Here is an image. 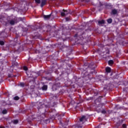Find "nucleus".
Listing matches in <instances>:
<instances>
[{
    "label": "nucleus",
    "instance_id": "1",
    "mask_svg": "<svg viewBox=\"0 0 128 128\" xmlns=\"http://www.w3.org/2000/svg\"><path fill=\"white\" fill-rule=\"evenodd\" d=\"M34 120H36V118L34 115L30 116L28 118V122L31 126H34L32 122Z\"/></svg>",
    "mask_w": 128,
    "mask_h": 128
},
{
    "label": "nucleus",
    "instance_id": "2",
    "mask_svg": "<svg viewBox=\"0 0 128 128\" xmlns=\"http://www.w3.org/2000/svg\"><path fill=\"white\" fill-rule=\"evenodd\" d=\"M86 36V32H83L82 34H80V32L76 34L74 36V38H79L80 40H84Z\"/></svg>",
    "mask_w": 128,
    "mask_h": 128
},
{
    "label": "nucleus",
    "instance_id": "3",
    "mask_svg": "<svg viewBox=\"0 0 128 128\" xmlns=\"http://www.w3.org/2000/svg\"><path fill=\"white\" fill-rule=\"evenodd\" d=\"M56 46H59V48H60L61 50H68V49L70 50V47H69L68 46H66V45L62 46V44H56Z\"/></svg>",
    "mask_w": 128,
    "mask_h": 128
},
{
    "label": "nucleus",
    "instance_id": "4",
    "mask_svg": "<svg viewBox=\"0 0 128 128\" xmlns=\"http://www.w3.org/2000/svg\"><path fill=\"white\" fill-rule=\"evenodd\" d=\"M40 35L38 32H34L32 36H31V38H32V40H38L40 38Z\"/></svg>",
    "mask_w": 128,
    "mask_h": 128
},
{
    "label": "nucleus",
    "instance_id": "5",
    "mask_svg": "<svg viewBox=\"0 0 128 128\" xmlns=\"http://www.w3.org/2000/svg\"><path fill=\"white\" fill-rule=\"evenodd\" d=\"M37 118H38V120H42L43 118H46V114H44V113H42V114H40V113L39 112H38Z\"/></svg>",
    "mask_w": 128,
    "mask_h": 128
},
{
    "label": "nucleus",
    "instance_id": "6",
    "mask_svg": "<svg viewBox=\"0 0 128 128\" xmlns=\"http://www.w3.org/2000/svg\"><path fill=\"white\" fill-rule=\"evenodd\" d=\"M24 20H25L24 18L16 17L14 18V20L15 21L16 24H18V22H24Z\"/></svg>",
    "mask_w": 128,
    "mask_h": 128
},
{
    "label": "nucleus",
    "instance_id": "7",
    "mask_svg": "<svg viewBox=\"0 0 128 128\" xmlns=\"http://www.w3.org/2000/svg\"><path fill=\"white\" fill-rule=\"evenodd\" d=\"M60 83L56 82L55 84L52 87V90H56L58 88H60Z\"/></svg>",
    "mask_w": 128,
    "mask_h": 128
},
{
    "label": "nucleus",
    "instance_id": "8",
    "mask_svg": "<svg viewBox=\"0 0 128 128\" xmlns=\"http://www.w3.org/2000/svg\"><path fill=\"white\" fill-rule=\"evenodd\" d=\"M46 4V0H41L40 6L44 8Z\"/></svg>",
    "mask_w": 128,
    "mask_h": 128
},
{
    "label": "nucleus",
    "instance_id": "9",
    "mask_svg": "<svg viewBox=\"0 0 128 128\" xmlns=\"http://www.w3.org/2000/svg\"><path fill=\"white\" fill-rule=\"evenodd\" d=\"M50 16H52V14L48 15H44L43 18L45 20H50Z\"/></svg>",
    "mask_w": 128,
    "mask_h": 128
},
{
    "label": "nucleus",
    "instance_id": "10",
    "mask_svg": "<svg viewBox=\"0 0 128 128\" xmlns=\"http://www.w3.org/2000/svg\"><path fill=\"white\" fill-rule=\"evenodd\" d=\"M10 24H11V26H14V24H16V22L14 21V19L13 18L12 20H10Z\"/></svg>",
    "mask_w": 128,
    "mask_h": 128
},
{
    "label": "nucleus",
    "instance_id": "11",
    "mask_svg": "<svg viewBox=\"0 0 128 128\" xmlns=\"http://www.w3.org/2000/svg\"><path fill=\"white\" fill-rule=\"evenodd\" d=\"M104 22L105 21L104 20L98 21V24H99V26H100V24H104Z\"/></svg>",
    "mask_w": 128,
    "mask_h": 128
},
{
    "label": "nucleus",
    "instance_id": "12",
    "mask_svg": "<svg viewBox=\"0 0 128 128\" xmlns=\"http://www.w3.org/2000/svg\"><path fill=\"white\" fill-rule=\"evenodd\" d=\"M106 72L110 73L112 72V68L110 67H107L106 68Z\"/></svg>",
    "mask_w": 128,
    "mask_h": 128
},
{
    "label": "nucleus",
    "instance_id": "13",
    "mask_svg": "<svg viewBox=\"0 0 128 128\" xmlns=\"http://www.w3.org/2000/svg\"><path fill=\"white\" fill-rule=\"evenodd\" d=\"M112 14H118V10L116 9L112 10Z\"/></svg>",
    "mask_w": 128,
    "mask_h": 128
},
{
    "label": "nucleus",
    "instance_id": "14",
    "mask_svg": "<svg viewBox=\"0 0 128 128\" xmlns=\"http://www.w3.org/2000/svg\"><path fill=\"white\" fill-rule=\"evenodd\" d=\"M42 90H48V85H44L42 86Z\"/></svg>",
    "mask_w": 128,
    "mask_h": 128
},
{
    "label": "nucleus",
    "instance_id": "15",
    "mask_svg": "<svg viewBox=\"0 0 128 128\" xmlns=\"http://www.w3.org/2000/svg\"><path fill=\"white\" fill-rule=\"evenodd\" d=\"M106 22H107L108 24H112V18L107 19Z\"/></svg>",
    "mask_w": 128,
    "mask_h": 128
},
{
    "label": "nucleus",
    "instance_id": "16",
    "mask_svg": "<svg viewBox=\"0 0 128 128\" xmlns=\"http://www.w3.org/2000/svg\"><path fill=\"white\" fill-rule=\"evenodd\" d=\"M12 122H13V124H18V120H12Z\"/></svg>",
    "mask_w": 128,
    "mask_h": 128
},
{
    "label": "nucleus",
    "instance_id": "17",
    "mask_svg": "<svg viewBox=\"0 0 128 128\" xmlns=\"http://www.w3.org/2000/svg\"><path fill=\"white\" fill-rule=\"evenodd\" d=\"M108 64L109 66H112V64H114V60H109L108 61Z\"/></svg>",
    "mask_w": 128,
    "mask_h": 128
},
{
    "label": "nucleus",
    "instance_id": "18",
    "mask_svg": "<svg viewBox=\"0 0 128 128\" xmlns=\"http://www.w3.org/2000/svg\"><path fill=\"white\" fill-rule=\"evenodd\" d=\"M86 120V116H82L81 118H80V122H84Z\"/></svg>",
    "mask_w": 128,
    "mask_h": 128
},
{
    "label": "nucleus",
    "instance_id": "19",
    "mask_svg": "<svg viewBox=\"0 0 128 128\" xmlns=\"http://www.w3.org/2000/svg\"><path fill=\"white\" fill-rule=\"evenodd\" d=\"M2 114H8V110H6V109L2 111Z\"/></svg>",
    "mask_w": 128,
    "mask_h": 128
},
{
    "label": "nucleus",
    "instance_id": "20",
    "mask_svg": "<svg viewBox=\"0 0 128 128\" xmlns=\"http://www.w3.org/2000/svg\"><path fill=\"white\" fill-rule=\"evenodd\" d=\"M18 66V63L17 62H14L12 63L13 66Z\"/></svg>",
    "mask_w": 128,
    "mask_h": 128
},
{
    "label": "nucleus",
    "instance_id": "21",
    "mask_svg": "<svg viewBox=\"0 0 128 128\" xmlns=\"http://www.w3.org/2000/svg\"><path fill=\"white\" fill-rule=\"evenodd\" d=\"M42 1L40 0H35V2L36 4H40V2Z\"/></svg>",
    "mask_w": 128,
    "mask_h": 128
},
{
    "label": "nucleus",
    "instance_id": "22",
    "mask_svg": "<svg viewBox=\"0 0 128 128\" xmlns=\"http://www.w3.org/2000/svg\"><path fill=\"white\" fill-rule=\"evenodd\" d=\"M123 91L125 92H128V88H123Z\"/></svg>",
    "mask_w": 128,
    "mask_h": 128
},
{
    "label": "nucleus",
    "instance_id": "23",
    "mask_svg": "<svg viewBox=\"0 0 128 128\" xmlns=\"http://www.w3.org/2000/svg\"><path fill=\"white\" fill-rule=\"evenodd\" d=\"M14 100H20V97H18V96H16L14 97Z\"/></svg>",
    "mask_w": 128,
    "mask_h": 128
},
{
    "label": "nucleus",
    "instance_id": "24",
    "mask_svg": "<svg viewBox=\"0 0 128 128\" xmlns=\"http://www.w3.org/2000/svg\"><path fill=\"white\" fill-rule=\"evenodd\" d=\"M63 12H64L65 15L68 14V12L66 10H64V9H63Z\"/></svg>",
    "mask_w": 128,
    "mask_h": 128
},
{
    "label": "nucleus",
    "instance_id": "25",
    "mask_svg": "<svg viewBox=\"0 0 128 128\" xmlns=\"http://www.w3.org/2000/svg\"><path fill=\"white\" fill-rule=\"evenodd\" d=\"M4 42L2 40L0 41V46H4Z\"/></svg>",
    "mask_w": 128,
    "mask_h": 128
},
{
    "label": "nucleus",
    "instance_id": "26",
    "mask_svg": "<svg viewBox=\"0 0 128 128\" xmlns=\"http://www.w3.org/2000/svg\"><path fill=\"white\" fill-rule=\"evenodd\" d=\"M23 68H24V70H26V71L28 70V67L26 66H24Z\"/></svg>",
    "mask_w": 128,
    "mask_h": 128
},
{
    "label": "nucleus",
    "instance_id": "27",
    "mask_svg": "<svg viewBox=\"0 0 128 128\" xmlns=\"http://www.w3.org/2000/svg\"><path fill=\"white\" fill-rule=\"evenodd\" d=\"M20 86H21L22 88H24V82H20Z\"/></svg>",
    "mask_w": 128,
    "mask_h": 128
},
{
    "label": "nucleus",
    "instance_id": "28",
    "mask_svg": "<svg viewBox=\"0 0 128 128\" xmlns=\"http://www.w3.org/2000/svg\"><path fill=\"white\" fill-rule=\"evenodd\" d=\"M61 16H66V13H64V12H61Z\"/></svg>",
    "mask_w": 128,
    "mask_h": 128
},
{
    "label": "nucleus",
    "instance_id": "29",
    "mask_svg": "<svg viewBox=\"0 0 128 128\" xmlns=\"http://www.w3.org/2000/svg\"><path fill=\"white\" fill-rule=\"evenodd\" d=\"M122 128H126V124H122Z\"/></svg>",
    "mask_w": 128,
    "mask_h": 128
},
{
    "label": "nucleus",
    "instance_id": "30",
    "mask_svg": "<svg viewBox=\"0 0 128 128\" xmlns=\"http://www.w3.org/2000/svg\"><path fill=\"white\" fill-rule=\"evenodd\" d=\"M106 54H110V50L108 49L107 50H106Z\"/></svg>",
    "mask_w": 128,
    "mask_h": 128
},
{
    "label": "nucleus",
    "instance_id": "31",
    "mask_svg": "<svg viewBox=\"0 0 128 128\" xmlns=\"http://www.w3.org/2000/svg\"><path fill=\"white\" fill-rule=\"evenodd\" d=\"M65 20L66 22H68V20H70V18L67 17L65 18Z\"/></svg>",
    "mask_w": 128,
    "mask_h": 128
},
{
    "label": "nucleus",
    "instance_id": "32",
    "mask_svg": "<svg viewBox=\"0 0 128 128\" xmlns=\"http://www.w3.org/2000/svg\"><path fill=\"white\" fill-rule=\"evenodd\" d=\"M102 113L104 114H106V110H102Z\"/></svg>",
    "mask_w": 128,
    "mask_h": 128
},
{
    "label": "nucleus",
    "instance_id": "33",
    "mask_svg": "<svg viewBox=\"0 0 128 128\" xmlns=\"http://www.w3.org/2000/svg\"><path fill=\"white\" fill-rule=\"evenodd\" d=\"M68 51H69V52H70V54H72V50H71V49H70V50H68Z\"/></svg>",
    "mask_w": 128,
    "mask_h": 128
},
{
    "label": "nucleus",
    "instance_id": "34",
    "mask_svg": "<svg viewBox=\"0 0 128 128\" xmlns=\"http://www.w3.org/2000/svg\"><path fill=\"white\" fill-rule=\"evenodd\" d=\"M42 110V107L38 108V110Z\"/></svg>",
    "mask_w": 128,
    "mask_h": 128
},
{
    "label": "nucleus",
    "instance_id": "35",
    "mask_svg": "<svg viewBox=\"0 0 128 128\" xmlns=\"http://www.w3.org/2000/svg\"><path fill=\"white\" fill-rule=\"evenodd\" d=\"M0 128H6L4 126H0Z\"/></svg>",
    "mask_w": 128,
    "mask_h": 128
},
{
    "label": "nucleus",
    "instance_id": "36",
    "mask_svg": "<svg viewBox=\"0 0 128 128\" xmlns=\"http://www.w3.org/2000/svg\"><path fill=\"white\" fill-rule=\"evenodd\" d=\"M83 78H86V76H83Z\"/></svg>",
    "mask_w": 128,
    "mask_h": 128
},
{
    "label": "nucleus",
    "instance_id": "37",
    "mask_svg": "<svg viewBox=\"0 0 128 128\" xmlns=\"http://www.w3.org/2000/svg\"><path fill=\"white\" fill-rule=\"evenodd\" d=\"M42 106H44V104H42Z\"/></svg>",
    "mask_w": 128,
    "mask_h": 128
},
{
    "label": "nucleus",
    "instance_id": "38",
    "mask_svg": "<svg viewBox=\"0 0 128 128\" xmlns=\"http://www.w3.org/2000/svg\"><path fill=\"white\" fill-rule=\"evenodd\" d=\"M60 124H62V121H60Z\"/></svg>",
    "mask_w": 128,
    "mask_h": 128
},
{
    "label": "nucleus",
    "instance_id": "39",
    "mask_svg": "<svg viewBox=\"0 0 128 128\" xmlns=\"http://www.w3.org/2000/svg\"><path fill=\"white\" fill-rule=\"evenodd\" d=\"M9 78H10V76L9 75Z\"/></svg>",
    "mask_w": 128,
    "mask_h": 128
},
{
    "label": "nucleus",
    "instance_id": "40",
    "mask_svg": "<svg viewBox=\"0 0 128 128\" xmlns=\"http://www.w3.org/2000/svg\"><path fill=\"white\" fill-rule=\"evenodd\" d=\"M80 128H82V126H80Z\"/></svg>",
    "mask_w": 128,
    "mask_h": 128
},
{
    "label": "nucleus",
    "instance_id": "41",
    "mask_svg": "<svg viewBox=\"0 0 128 128\" xmlns=\"http://www.w3.org/2000/svg\"><path fill=\"white\" fill-rule=\"evenodd\" d=\"M63 40H64V39H63Z\"/></svg>",
    "mask_w": 128,
    "mask_h": 128
}]
</instances>
